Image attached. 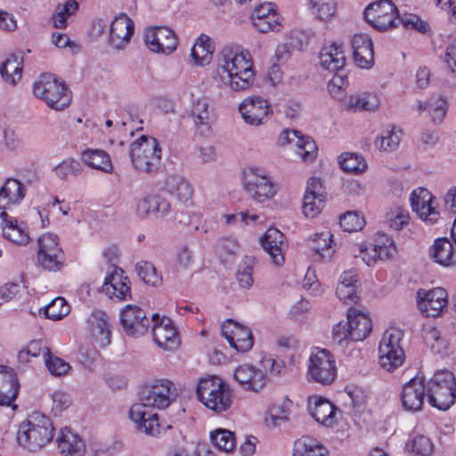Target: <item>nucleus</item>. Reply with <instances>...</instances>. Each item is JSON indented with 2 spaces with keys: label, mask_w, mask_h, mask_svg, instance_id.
Instances as JSON below:
<instances>
[{
  "label": "nucleus",
  "mask_w": 456,
  "mask_h": 456,
  "mask_svg": "<svg viewBox=\"0 0 456 456\" xmlns=\"http://www.w3.org/2000/svg\"><path fill=\"white\" fill-rule=\"evenodd\" d=\"M178 395L176 386L169 379L152 380L143 386L140 392L141 403H134L129 411L130 419L136 428L152 436L160 434L159 415L152 409H166Z\"/></svg>",
  "instance_id": "obj_1"
},
{
  "label": "nucleus",
  "mask_w": 456,
  "mask_h": 456,
  "mask_svg": "<svg viewBox=\"0 0 456 456\" xmlns=\"http://www.w3.org/2000/svg\"><path fill=\"white\" fill-rule=\"evenodd\" d=\"M215 78L234 91L246 90L253 85L255 71L250 53L224 46L217 54Z\"/></svg>",
  "instance_id": "obj_2"
},
{
  "label": "nucleus",
  "mask_w": 456,
  "mask_h": 456,
  "mask_svg": "<svg viewBox=\"0 0 456 456\" xmlns=\"http://www.w3.org/2000/svg\"><path fill=\"white\" fill-rule=\"evenodd\" d=\"M53 436L54 428L51 419L36 411L19 425L16 440L24 449L36 452L50 443Z\"/></svg>",
  "instance_id": "obj_3"
},
{
  "label": "nucleus",
  "mask_w": 456,
  "mask_h": 456,
  "mask_svg": "<svg viewBox=\"0 0 456 456\" xmlns=\"http://www.w3.org/2000/svg\"><path fill=\"white\" fill-rule=\"evenodd\" d=\"M321 67L333 73V77L328 83L330 94L337 99L345 96V89L347 87L348 70L346 69V59L341 45L335 43L322 48L319 55Z\"/></svg>",
  "instance_id": "obj_4"
},
{
  "label": "nucleus",
  "mask_w": 456,
  "mask_h": 456,
  "mask_svg": "<svg viewBox=\"0 0 456 456\" xmlns=\"http://www.w3.org/2000/svg\"><path fill=\"white\" fill-rule=\"evenodd\" d=\"M196 394L207 408L217 413L226 411L232 403V393L229 385L216 376L201 379L197 386Z\"/></svg>",
  "instance_id": "obj_5"
},
{
  "label": "nucleus",
  "mask_w": 456,
  "mask_h": 456,
  "mask_svg": "<svg viewBox=\"0 0 456 456\" xmlns=\"http://www.w3.org/2000/svg\"><path fill=\"white\" fill-rule=\"evenodd\" d=\"M429 404L440 411L450 409L456 399V379L448 370H437L427 383Z\"/></svg>",
  "instance_id": "obj_6"
},
{
  "label": "nucleus",
  "mask_w": 456,
  "mask_h": 456,
  "mask_svg": "<svg viewBox=\"0 0 456 456\" xmlns=\"http://www.w3.org/2000/svg\"><path fill=\"white\" fill-rule=\"evenodd\" d=\"M34 95L55 110H62L71 102V92L63 81L51 73L42 74L33 85Z\"/></svg>",
  "instance_id": "obj_7"
},
{
  "label": "nucleus",
  "mask_w": 456,
  "mask_h": 456,
  "mask_svg": "<svg viewBox=\"0 0 456 456\" xmlns=\"http://www.w3.org/2000/svg\"><path fill=\"white\" fill-rule=\"evenodd\" d=\"M162 150L157 139L142 135L130 146V159L134 167L146 174L156 172L161 163Z\"/></svg>",
  "instance_id": "obj_8"
},
{
  "label": "nucleus",
  "mask_w": 456,
  "mask_h": 456,
  "mask_svg": "<svg viewBox=\"0 0 456 456\" xmlns=\"http://www.w3.org/2000/svg\"><path fill=\"white\" fill-rule=\"evenodd\" d=\"M37 263L45 271L59 272L65 263V254L59 244V237L45 233L37 240Z\"/></svg>",
  "instance_id": "obj_9"
},
{
  "label": "nucleus",
  "mask_w": 456,
  "mask_h": 456,
  "mask_svg": "<svg viewBox=\"0 0 456 456\" xmlns=\"http://www.w3.org/2000/svg\"><path fill=\"white\" fill-rule=\"evenodd\" d=\"M366 21L379 31H386L397 26L399 12L391 0H379L364 10Z\"/></svg>",
  "instance_id": "obj_10"
},
{
  "label": "nucleus",
  "mask_w": 456,
  "mask_h": 456,
  "mask_svg": "<svg viewBox=\"0 0 456 456\" xmlns=\"http://www.w3.org/2000/svg\"><path fill=\"white\" fill-rule=\"evenodd\" d=\"M243 186L248 196L257 202H264L276 194L274 183L259 167H249L244 171Z\"/></svg>",
  "instance_id": "obj_11"
},
{
  "label": "nucleus",
  "mask_w": 456,
  "mask_h": 456,
  "mask_svg": "<svg viewBox=\"0 0 456 456\" xmlns=\"http://www.w3.org/2000/svg\"><path fill=\"white\" fill-rule=\"evenodd\" d=\"M308 374L315 382L322 385L331 384L337 374L335 360L330 351L317 349L309 358Z\"/></svg>",
  "instance_id": "obj_12"
},
{
  "label": "nucleus",
  "mask_w": 456,
  "mask_h": 456,
  "mask_svg": "<svg viewBox=\"0 0 456 456\" xmlns=\"http://www.w3.org/2000/svg\"><path fill=\"white\" fill-rule=\"evenodd\" d=\"M144 43L153 53L170 54L177 47L178 39L175 33L167 26H154L144 31Z\"/></svg>",
  "instance_id": "obj_13"
},
{
  "label": "nucleus",
  "mask_w": 456,
  "mask_h": 456,
  "mask_svg": "<svg viewBox=\"0 0 456 456\" xmlns=\"http://www.w3.org/2000/svg\"><path fill=\"white\" fill-rule=\"evenodd\" d=\"M447 291L440 287L430 290L419 289L417 291V304L419 311L427 317H437L448 303Z\"/></svg>",
  "instance_id": "obj_14"
},
{
  "label": "nucleus",
  "mask_w": 456,
  "mask_h": 456,
  "mask_svg": "<svg viewBox=\"0 0 456 456\" xmlns=\"http://www.w3.org/2000/svg\"><path fill=\"white\" fill-rule=\"evenodd\" d=\"M153 326L151 333L154 342L165 350H174L179 344L178 331L173 321L167 317L160 318L158 314H152Z\"/></svg>",
  "instance_id": "obj_15"
},
{
  "label": "nucleus",
  "mask_w": 456,
  "mask_h": 456,
  "mask_svg": "<svg viewBox=\"0 0 456 456\" xmlns=\"http://www.w3.org/2000/svg\"><path fill=\"white\" fill-rule=\"evenodd\" d=\"M120 322L126 334L134 338L143 336L150 328L145 312L134 305H126L123 308Z\"/></svg>",
  "instance_id": "obj_16"
},
{
  "label": "nucleus",
  "mask_w": 456,
  "mask_h": 456,
  "mask_svg": "<svg viewBox=\"0 0 456 456\" xmlns=\"http://www.w3.org/2000/svg\"><path fill=\"white\" fill-rule=\"evenodd\" d=\"M105 277L102 291L111 299L126 301L132 298L130 281L124 271L113 265Z\"/></svg>",
  "instance_id": "obj_17"
},
{
  "label": "nucleus",
  "mask_w": 456,
  "mask_h": 456,
  "mask_svg": "<svg viewBox=\"0 0 456 456\" xmlns=\"http://www.w3.org/2000/svg\"><path fill=\"white\" fill-rule=\"evenodd\" d=\"M426 396L427 384L425 383V377L418 374L403 387L401 392L403 407L410 411H420Z\"/></svg>",
  "instance_id": "obj_18"
},
{
  "label": "nucleus",
  "mask_w": 456,
  "mask_h": 456,
  "mask_svg": "<svg viewBox=\"0 0 456 456\" xmlns=\"http://www.w3.org/2000/svg\"><path fill=\"white\" fill-rule=\"evenodd\" d=\"M222 335L229 345L238 352H248L254 345L250 329L232 320H227L222 325Z\"/></svg>",
  "instance_id": "obj_19"
},
{
  "label": "nucleus",
  "mask_w": 456,
  "mask_h": 456,
  "mask_svg": "<svg viewBox=\"0 0 456 456\" xmlns=\"http://www.w3.org/2000/svg\"><path fill=\"white\" fill-rule=\"evenodd\" d=\"M134 32V20L126 13H120L110 24L109 45L114 49H124L130 43Z\"/></svg>",
  "instance_id": "obj_20"
},
{
  "label": "nucleus",
  "mask_w": 456,
  "mask_h": 456,
  "mask_svg": "<svg viewBox=\"0 0 456 456\" xmlns=\"http://www.w3.org/2000/svg\"><path fill=\"white\" fill-rule=\"evenodd\" d=\"M246 123L252 126L263 124L271 113V106L265 99L253 96L245 99L239 107Z\"/></svg>",
  "instance_id": "obj_21"
},
{
  "label": "nucleus",
  "mask_w": 456,
  "mask_h": 456,
  "mask_svg": "<svg viewBox=\"0 0 456 456\" xmlns=\"http://www.w3.org/2000/svg\"><path fill=\"white\" fill-rule=\"evenodd\" d=\"M191 117L197 133L201 136H209L214 120V108L210 105L209 99L202 97L193 102Z\"/></svg>",
  "instance_id": "obj_22"
},
{
  "label": "nucleus",
  "mask_w": 456,
  "mask_h": 456,
  "mask_svg": "<svg viewBox=\"0 0 456 456\" xmlns=\"http://www.w3.org/2000/svg\"><path fill=\"white\" fill-rule=\"evenodd\" d=\"M233 376L243 389L253 392L263 389L267 381L266 376L261 370L248 364L239 366Z\"/></svg>",
  "instance_id": "obj_23"
},
{
  "label": "nucleus",
  "mask_w": 456,
  "mask_h": 456,
  "mask_svg": "<svg viewBox=\"0 0 456 456\" xmlns=\"http://www.w3.org/2000/svg\"><path fill=\"white\" fill-rule=\"evenodd\" d=\"M20 391V383L13 369L0 366V405L12 406Z\"/></svg>",
  "instance_id": "obj_24"
},
{
  "label": "nucleus",
  "mask_w": 456,
  "mask_h": 456,
  "mask_svg": "<svg viewBox=\"0 0 456 456\" xmlns=\"http://www.w3.org/2000/svg\"><path fill=\"white\" fill-rule=\"evenodd\" d=\"M307 408L311 416L318 423L326 427L335 423L337 407L328 399L317 395L309 397Z\"/></svg>",
  "instance_id": "obj_25"
},
{
  "label": "nucleus",
  "mask_w": 456,
  "mask_h": 456,
  "mask_svg": "<svg viewBox=\"0 0 456 456\" xmlns=\"http://www.w3.org/2000/svg\"><path fill=\"white\" fill-rule=\"evenodd\" d=\"M352 48L355 63L362 69H370L374 64V50L368 34H356L352 39Z\"/></svg>",
  "instance_id": "obj_26"
},
{
  "label": "nucleus",
  "mask_w": 456,
  "mask_h": 456,
  "mask_svg": "<svg viewBox=\"0 0 456 456\" xmlns=\"http://www.w3.org/2000/svg\"><path fill=\"white\" fill-rule=\"evenodd\" d=\"M284 239L277 228H269L260 239L261 246L278 266L284 263Z\"/></svg>",
  "instance_id": "obj_27"
},
{
  "label": "nucleus",
  "mask_w": 456,
  "mask_h": 456,
  "mask_svg": "<svg viewBox=\"0 0 456 456\" xmlns=\"http://www.w3.org/2000/svg\"><path fill=\"white\" fill-rule=\"evenodd\" d=\"M27 188L24 183L15 178H8L0 188V209L5 210L18 206L24 200Z\"/></svg>",
  "instance_id": "obj_28"
},
{
  "label": "nucleus",
  "mask_w": 456,
  "mask_h": 456,
  "mask_svg": "<svg viewBox=\"0 0 456 456\" xmlns=\"http://www.w3.org/2000/svg\"><path fill=\"white\" fill-rule=\"evenodd\" d=\"M137 215L146 217L153 215L156 218H164L171 212V205L160 195H149L137 203Z\"/></svg>",
  "instance_id": "obj_29"
},
{
  "label": "nucleus",
  "mask_w": 456,
  "mask_h": 456,
  "mask_svg": "<svg viewBox=\"0 0 456 456\" xmlns=\"http://www.w3.org/2000/svg\"><path fill=\"white\" fill-rule=\"evenodd\" d=\"M347 324L352 341L365 339L372 330V322L369 315L355 308L351 307L348 309Z\"/></svg>",
  "instance_id": "obj_30"
},
{
  "label": "nucleus",
  "mask_w": 456,
  "mask_h": 456,
  "mask_svg": "<svg viewBox=\"0 0 456 456\" xmlns=\"http://www.w3.org/2000/svg\"><path fill=\"white\" fill-rule=\"evenodd\" d=\"M3 221L2 228L4 238L17 245H27L29 241L27 224L19 223L14 217L9 216L5 211L0 213Z\"/></svg>",
  "instance_id": "obj_31"
},
{
  "label": "nucleus",
  "mask_w": 456,
  "mask_h": 456,
  "mask_svg": "<svg viewBox=\"0 0 456 456\" xmlns=\"http://www.w3.org/2000/svg\"><path fill=\"white\" fill-rule=\"evenodd\" d=\"M432 195L428 190H421L417 195L414 191L411 195V206L420 218L430 224H435L439 213L431 205Z\"/></svg>",
  "instance_id": "obj_32"
},
{
  "label": "nucleus",
  "mask_w": 456,
  "mask_h": 456,
  "mask_svg": "<svg viewBox=\"0 0 456 456\" xmlns=\"http://www.w3.org/2000/svg\"><path fill=\"white\" fill-rule=\"evenodd\" d=\"M57 444L61 453L65 456H83L86 451L83 440L69 428L60 430Z\"/></svg>",
  "instance_id": "obj_33"
},
{
  "label": "nucleus",
  "mask_w": 456,
  "mask_h": 456,
  "mask_svg": "<svg viewBox=\"0 0 456 456\" xmlns=\"http://www.w3.org/2000/svg\"><path fill=\"white\" fill-rule=\"evenodd\" d=\"M88 323L93 336L100 343L101 346H105L110 343L111 331L109 317L105 312L100 310L94 311L88 318Z\"/></svg>",
  "instance_id": "obj_34"
},
{
  "label": "nucleus",
  "mask_w": 456,
  "mask_h": 456,
  "mask_svg": "<svg viewBox=\"0 0 456 456\" xmlns=\"http://www.w3.org/2000/svg\"><path fill=\"white\" fill-rule=\"evenodd\" d=\"M164 190L176 198L182 203L191 200L193 188L191 184L182 175H170L165 180Z\"/></svg>",
  "instance_id": "obj_35"
},
{
  "label": "nucleus",
  "mask_w": 456,
  "mask_h": 456,
  "mask_svg": "<svg viewBox=\"0 0 456 456\" xmlns=\"http://www.w3.org/2000/svg\"><path fill=\"white\" fill-rule=\"evenodd\" d=\"M429 256L434 262L444 267L452 266L456 264L453 245L446 238L435 240L429 248Z\"/></svg>",
  "instance_id": "obj_36"
},
{
  "label": "nucleus",
  "mask_w": 456,
  "mask_h": 456,
  "mask_svg": "<svg viewBox=\"0 0 456 456\" xmlns=\"http://www.w3.org/2000/svg\"><path fill=\"white\" fill-rule=\"evenodd\" d=\"M329 450L312 436H302L294 443L293 456H328Z\"/></svg>",
  "instance_id": "obj_37"
},
{
  "label": "nucleus",
  "mask_w": 456,
  "mask_h": 456,
  "mask_svg": "<svg viewBox=\"0 0 456 456\" xmlns=\"http://www.w3.org/2000/svg\"><path fill=\"white\" fill-rule=\"evenodd\" d=\"M23 58L20 54L12 53L0 65V75L4 80L15 86L21 77Z\"/></svg>",
  "instance_id": "obj_38"
},
{
  "label": "nucleus",
  "mask_w": 456,
  "mask_h": 456,
  "mask_svg": "<svg viewBox=\"0 0 456 456\" xmlns=\"http://www.w3.org/2000/svg\"><path fill=\"white\" fill-rule=\"evenodd\" d=\"M79 8L76 0H67L63 4H58L52 14L51 21L55 28L64 29L68 26V19L74 15Z\"/></svg>",
  "instance_id": "obj_39"
},
{
  "label": "nucleus",
  "mask_w": 456,
  "mask_h": 456,
  "mask_svg": "<svg viewBox=\"0 0 456 456\" xmlns=\"http://www.w3.org/2000/svg\"><path fill=\"white\" fill-rule=\"evenodd\" d=\"M82 160L90 167L110 173L112 164L110 156L102 150H87L82 153Z\"/></svg>",
  "instance_id": "obj_40"
},
{
  "label": "nucleus",
  "mask_w": 456,
  "mask_h": 456,
  "mask_svg": "<svg viewBox=\"0 0 456 456\" xmlns=\"http://www.w3.org/2000/svg\"><path fill=\"white\" fill-rule=\"evenodd\" d=\"M213 53L210 37L201 34L191 48V56L197 65L203 66L208 63Z\"/></svg>",
  "instance_id": "obj_41"
},
{
  "label": "nucleus",
  "mask_w": 456,
  "mask_h": 456,
  "mask_svg": "<svg viewBox=\"0 0 456 456\" xmlns=\"http://www.w3.org/2000/svg\"><path fill=\"white\" fill-rule=\"evenodd\" d=\"M340 168L345 172L360 174L366 170L367 162L365 159L357 153L344 152L339 156Z\"/></svg>",
  "instance_id": "obj_42"
},
{
  "label": "nucleus",
  "mask_w": 456,
  "mask_h": 456,
  "mask_svg": "<svg viewBox=\"0 0 456 456\" xmlns=\"http://www.w3.org/2000/svg\"><path fill=\"white\" fill-rule=\"evenodd\" d=\"M387 348L386 346H379V364L387 371H393L403 363L404 353Z\"/></svg>",
  "instance_id": "obj_43"
},
{
  "label": "nucleus",
  "mask_w": 456,
  "mask_h": 456,
  "mask_svg": "<svg viewBox=\"0 0 456 456\" xmlns=\"http://www.w3.org/2000/svg\"><path fill=\"white\" fill-rule=\"evenodd\" d=\"M210 440L215 447L225 452H232L236 445L234 433L224 428H218L211 432Z\"/></svg>",
  "instance_id": "obj_44"
},
{
  "label": "nucleus",
  "mask_w": 456,
  "mask_h": 456,
  "mask_svg": "<svg viewBox=\"0 0 456 456\" xmlns=\"http://www.w3.org/2000/svg\"><path fill=\"white\" fill-rule=\"evenodd\" d=\"M331 238L330 232H321L315 234L313 240L312 249L323 259H330L334 253Z\"/></svg>",
  "instance_id": "obj_45"
},
{
  "label": "nucleus",
  "mask_w": 456,
  "mask_h": 456,
  "mask_svg": "<svg viewBox=\"0 0 456 456\" xmlns=\"http://www.w3.org/2000/svg\"><path fill=\"white\" fill-rule=\"evenodd\" d=\"M424 338L430 344L433 353L440 355L447 354L449 343L444 338L441 337V331L437 328L430 327L425 330Z\"/></svg>",
  "instance_id": "obj_46"
},
{
  "label": "nucleus",
  "mask_w": 456,
  "mask_h": 456,
  "mask_svg": "<svg viewBox=\"0 0 456 456\" xmlns=\"http://www.w3.org/2000/svg\"><path fill=\"white\" fill-rule=\"evenodd\" d=\"M335 0H309L311 12L321 20L330 19L336 12Z\"/></svg>",
  "instance_id": "obj_47"
},
{
  "label": "nucleus",
  "mask_w": 456,
  "mask_h": 456,
  "mask_svg": "<svg viewBox=\"0 0 456 456\" xmlns=\"http://www.w3.org/2000/svg\"><path fill=\"white\" fill-rule=\"evenodd\" d=\"M69 313V305L65 299L57 297L53 299L48 305L44 306L45 317L50 320L58 321L68 315Z\"/></svg>",
  "instance_id": "obj_48"
},
{
  "label": "nucleus",
  "mask_w": 456,
  "mask_h": 456,
  "mask_svg": "<svg viewBox=\"0 0 456 456\" xmlns=\"http://www.w3.org/2000/svg\"><path fill=\"white\" fill-rule=\"evenodd\" d=\"M365 224L363 216H360L357 211H348L339 218L341 228L347 232L360 231L365 226Z\"/></svg>",
  "instance_id": "obj_49"
},
{
  "label": "nucleus",
  "mask_w": 456,
  "mask_h": 456,
  "mask_svg": "<svg viewBox=\"0 0 456 456\" xmlns=\"http://www.w3.org/2000/svg\"><path fill=\"white\" fill-rule=\"evenodd\" d=\"M400 130L395 131L394 128L384 132L381 136L376 138L374 142L376 148L385 151H395L400 143Z\"/></svg>",
  "instance_id": "obj_50"
},
{
  "label": "nucleus",
  "mask_w": 456,
  "mask_h": 456,
  "mask_svg": "<svg viewBox=\"0 0 456 456\" xmlns=\"http://www.w3.org/2000/svg\"><path fill=\"white\" fill-rule=\"evenodd\" d=\"M239 250L238 242L231 238L223 239L217 246V253L221 261L225 264H232L234 262L235 255Z\"/></svg>",
  "instance_id": "obj_51"
},
{
  "label": "nucleus",
  "mask_w": 456,
  "mask_h": 456,
  "mask_svg": "<svg viewBox=\"0 0 456 456\" xmlns=\"http://www.w3.org/2000/svg\"><path fill=\"white\" fill-rule=\"evenodd\" d=\"M325 196L305 193L303 198V213L305 216L314 217L324 206Z\"/></svg>",
  "instance_id": "obj_52"
},
{
  "label": "nucleus",
  "mask_w": 456,
  "mask_h": 456,
  "mask_svg": "<svg viewBox=\"0 0 456 456\" xmlns=\"http://www.w3.org/2000/svg\"><path fill=\"white\" fill-rule=\"evenodd\" d=\"M45 365L48 370L54 376H61L68 372L69 365L62 359L53 356L48 347L43 348Z\"/></svg>",
  "instance_id": "obj_53"
},
{
  "label": "nucleus",
  "mask_w": 456,
  "mask_h": 456,
  "mask_svg": "<svg viewBox=\"0 0 456 456\" xmlns=\"http://www.w3.org/2000/svg\"><path fill=\"white\" fill-rule=\"evenodd\" d=\"M54 171L60 179L66 180L69 175H78L82 172V167L77 160L69 158L56 166Z\"/></svg>",
  "instance_id": "obj_54"
},
{
  "label": "nucleus",
  "mask_w": 456,
  "mask_h": 456,
  "mask_svg": "<svg viewBox=\"0 0 456 456\" xmlns=\"http://www.w3.org/2000/svg\"><path fill=\"white\" fill-rule=\"evenodd\" d=\"M398 22H401L407 29L416 30L423 34L428 32L430 29L427 21L413 13H404L403 16L399 17Z\"/></svg>",
  "instance_id": "obj_55"
},
{
  "label": "nucleus",
  "mask_w": 456,
  "mask_h": 456,
  "mask_svg": "<svg viewBox=\"0 0 456 456\" xmlns=\"http://www.w3.org/2000/svg\"><path fill=\"white\" fill-rule=\"evenodd\" d=\"M253 26L261 33L279 31L281 26L279 14H273L260 19L252 20Z\"/></svg>",
  "instance_id": "obj_56"
},
{
  "label": "nucleus",
  "mask_w": 456,
  "mask_h": 456,
  "mask_svg": "<svg viewBox=\"0 0 456 456\" xmlns=\"http://www.w3.org/2000/svg\"><path fill=\"white\" fill-rule=\"evenodd\" d=\"M136 273L140 279L146 284L155 286L158 284L159 278L156 268L150 262H141L136 265Z\"/></svg>",
  "instance_id": "obj_57"
},
{
  "label": "nucleus",
  "mask_w": 456,
  "mask_h": 456,
  "mask_svg": "<svg viewBox=\"0 0 456 456\" xmlns=\"http://www.w3.org/2000/svg\"><path fill=\"white\" fill-rule=\"evenodd\" d=\"M297 148V153L304 161H312L316 158L317 146L311 137L303 136Z\"/></svg>",
  "instance_id": "obj_58"
},
{
  "label": "nucleus",
  "mask_w": 456,
  "mask_h": 456,
  "mask_svg": "<svg viewBox=\"0 0 456 456\" xmlns=\"http://www.w3.org/2000/svg\"><path fill=\"white\" fill-rule=\"evenodd\" d=\"M412 452L419 456H428L431 454L434 450V445L431 440L423 435L415 436L411 441Z\"/></svg>",
  "instance_id": "obj_59"
},
{
  "label": "nucleus",
  "mask_w": 456,
  "mask_h": 456,
  "mask_svg": "<svg viewBox=\"0 0 456 456\" xmlns=\"http://www.w3.org/2000/svg\"><path fill=\"white\" fill-rule=\"evenodd\" d=\"M351 340L350 330L346 322H340L334 325L332 329V341L337 346L344 348Z\"/></svg>",
  "instance_id": "obj_60"
},
{
  "label": "nucleus",
  "mask_w": 456,
  "mask_h": 456,
  "mask_svg": "<svg viewBox=\"0 0 456 456\" xmlns=\"http://www.w3.org/2000/svg\"><path fill=\"white\" fill-rule=\"evenodd\" d=\"M429 114L435 123H441L447 113V103L442 97L429 100Z\"/></svg>",
  "instance_id": "obj_61"
},
{
  "label": "nucleus",
  "mask_w": 456,
  "mask_h": 456,
  "mask_svg": "<svg viewBox=\"0 0 456 456\" xmlns=\"http://www.w3.org/2000/svg\"><path fill=\"white\" fill-rule=\"evenodd\" d=\"M291 405L292 401L289 399H285L281 403H274L272 405L270 408V416L273 421L278 424V421L289 420Z\"/></svg>",
  "instance_id": "obj_62"
},
{
  "label": "nucleus",
  "mask_w": 456,
  "mask_h": 456,
  "mask_svg": "<svg viewBox=\"0 0 456 456\" xmlns=\"http://www.w3.org/2000/svg\"><path fill=\"white\" fill-rule=\"evenodd\" d=\"M403 338V332L397 329L387 330L379 343V346H386L387 349L396 350L397 352L403 351L400 346V341Z\"/></svg>",
  "instance_id": "obj_63"
},
{
  "label": "nucleus",
  "mask_w": 456,
  "mask_h": 456,
  "mask_svg": "<svg viewBox=\"0 0 456 456\" xmlns=\"http://www.w3.org/2000/svg\"><path fill=\"white\" fill-rule=\"evenodd\" d=\"M252 265L253 259L246 258L243 265H239L237 279L242 288L248 289L253 284Z\"/></svg>",
  "instance_id": "obj_64"
}]
</instances>
